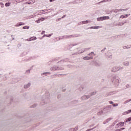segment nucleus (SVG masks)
I'll use <instances>...</instances> for the list:
<instances>
[{"instance_id":"f257e3e1","label":"nucleus","mask_w":131,"mask_h":131,"mask_svg":"<svg viewBox=\"0 0 131 131\" xmlns=\"http://www.w3.org/2000/svg\"><path fill=\"white\" fill-rule=\"evenodd\" d=\"M120 79L119 77L116 76H113V78H112V81L115 86H118V85H119V82H120Z\"/></svg>"},{"instance_id":"f03ea898","label":"nucleus","mask_w":131,"mask_h":131,"mask_svg":"<svg viewBox=\"0 0 131 131\" xmlns=\"http://www.w3.org/2000/svg\"><path fill=\"white\" fill-rule=\"evenodd\" d=\"M110 17L108 16H102L100 17L97 18V21H104V20H109Z\"/></svg>"},{"instance_id":"7ed1b4c3","label":"nucleus","mask_w":131,"mask_h":131,"mask_svg":"<svg viewBox=\"0 0 131 131\" xmlns=\"http://www.w3.org/2000/svg\"><path fill=\"white\" fill-rule=\"evenodd\" d=\"M64 68H60L59 67H53L51 68L50 70L51 71H56L57 70H63Z\"/></svg>"},{"instance_id":"20e7f679","label":"nucleus","mask_w":131,"mask_h":131,"mask_svg":"<svg viewBox=\"0 0 131 131\" xmlns=\"http://www.w3.org/2000/svg\"><path fill=\"white\" fill-rule=\"evenodd\" d=\"M77 35H64V39H68V38H71V37H78Z\"/></svg>"},{"instance_id":"39448f33","label":"nucleus","mask_w":131,"mask_h":131,"mask_svg":"<svg viewBox=\"0 0 131 131\" xmlns=\"http://www.w3.org/2000/svg\"><path fill=\"white\" fill-rule=\"evenodd\" d=\"M120 11H127V9H113L111 11V13L114 12V13H118Z\"/></svg>"},{"instance_id":"423d86ee","label":"nucleus","mask_w":131,"mask_h":131,"mask_svg":"<svg viewBox=\"0 0 131 131\" xmlns=\"http://www.w3.org/2000/svg\"><path fill=\"white\" fill-rule=\"evenodd\" d=\"M90 98H91V96L90 95H84L81 97V100H88Z\"/></svg>"},{"instance_id":"0eeeda50","label":"nucleus","mask_w":131,"mask_h":131,"mask_svg":"<svg viewBox=\"0 0 131 131\" xmlns=\"http://www.w3.org/2000/svg\"><path fill=\"white\" fill-rule=\"evenodd\" d=\"M94 59V57L93 56H85L83 58V60H84L85 61H86L88 60H93Z\"/></svg>"},{"instance_id":"6e6552de","label":"nucleus","mask_w":131,"mask_h":131,"mask_svg":"<svg viewBox=\"0 0 131 131\" xmlns=\"http://www.w3.org/2000/svg\"><path fill=\"white\" fill-rule=\"evenodd\" d=\"M88 50H90V48H85V49H82L81 50H79L78 51L79 54H82V53H84V52H85V51Z\"/></svg>"},{"instance_id":"1a4fd4ad","label":"nucleus","mask_w":131,"mask_h":131,"mask_svg":"<svg viewBox=\"0 0 131 131\" xmlns=\"http://www.w3.org/2000/svg\"><path fill=\"white\" fill-rule=\"evenodd\" d=\"M118 71V67H115L112 69V72H117Z\"/></svg>"},{"instance_id":"9d476101","label":"nucleus","mask_w":131,"mask_h":131,"mask_svg":"<svg viewBox=\"0 0 131 131\" xmlns=\"http://www.w3.org/2000/svg\"><path fill=\"white\" fill-rule=\"evenodd\" d=\"M130 15V14H124V15H122L120 16V18L122 19H124V18H127V17H128Z\"/></svg>"},{"instance_id":"9b49d317","label":"nucleus","mask_w":131,"mask_h":131,"mask_svg":"<svg viewBox=\"0 0 131 131\" xmlns=\"http://www.w3.org/2000/svg\"><path fill=\"white\" fill-rule=\"evenodd\" d=\"M48 74H51V73L45 72V73L41 74V76L45 77V76H47L48 75Z\"/></svg>"},{"instance_id":"f8f14e48","label":"nucleus","mask_w":131,"mask_h":131,"mask_svg":"<svg viewBox=\"0 0 131 131\" xmlns=\"http://www.w3.org/2000/svg\"><path fill=\"white\" fill-rule=\"evenodd\" d=\"M5 75V71L3 70H0V77H2V76H4Z\"/></svg>"},{"instance_id":"ddd939ff","label":"nucleus","mask_w":131,"mask_h":131,"mask_svg":"<svg viewBox=\"0 0 131 131\" xmlns=\"http://www.w3.org/2000/svg\"><path fill=\"white\" fill-rule=\"evenodd\" d=\"M36 39H37L36 37H32L30 38L29 40L27 39V40H28V41H31V40H36Z\"/></svg>"},{"instance_id":"4468645a","label":"nucleus","mask_w":131,"mask_h":131,"mask_svg":"<svg viewBox=\"0 0 131 131\" xmlns=\"http://www.w3.org/2000/svg\"><path fill=\"white\" fill-rule=\"evenodd\" d=\"M112 118H108V119H106V121H104L103 122V124H106L108 123V122H109V121L112 120Z\"/></svg>"},{"instance_id":"2eb2a0df","label":"nucleus","mask_w":131,"mask_h":131,"mask_svg":"<svg viewBox=\"0 0 131 131\" xmlns=\"http://www.w3.org/2000/svg\"><path fill=\"white\" fill-rule=\"evenodd\" d=\"M80 3V0H75L72 2L74 5H76V4H79Z\"/></svg>"},{"instance_id":"dca6fc26","label":"nucleus","mask_w":131,"mask_h":131,"mask_svg":"<svg viewBox=\"0 0 131 131\" xmlns=\"http://www.w3.org/2000/svg\"><path fill=\"white\" fill-rule=\"evenodd\" d=\"M99 28H101V27L100 26H94L90 27V29H99Z\"/></svg>"},{"instance_id":"f3484780","label":"nucleus","mask_w":131,"mask_h":131,"mask_svg":"<svg viewBox=\"0 0 131 131\" xmlns=\"http://www.w3.org/2000/svg\"><path fill=\"white\" fill-rule=\"evenodd\" d=\"M30 85H31V84L30 83H28V84L24 85V88L28 89V88H30Z\"/></svg>"},{"instance_id":"a211bd4d","label":"nucleus","mask_w":131,"mask_h":131,"mask_svg":"<svg viewBox=\"0 0 131 131\" xmlns=\"http://www.w3.org/2000/svg\"><path fill=\"white\" fill-rule=\"evenodd\" d=\"M123 65H124V66H129V62L125 61L123 63Z\"/></svg>"},{"instance_id":"6ab92c4d","label":"nucleus","mask_w":131,"mask_h":131,"mask_svg":"<svg viewBox=\"0 0 131 131\" xmlns=\"http://www.w3.org/2000/svg\"><path fill=\"white\" fill-rule=\"evenodd\" d=\"M126 23V21H125L124 23H118V26H122L123 25H124Z\"/></svg>"},{"instance_id":"aec40b11","label":"nucleus","mask_w":131,"mask_h":131,"mask_svg":"<svg viewBox=\"0 0 131 131\" xmlns=\"http://www.w3.org/2000/svg\"><path fill=\"white\" fill-rule=\"evenodd\" d=\"M106 58L108 60H111V59H112V54H111V55H107Z\"/></svg>"},{"instance_id":"412c9836","label":"nucleus","mask_w":131,"mask_h":131,"mask_svg":"<svg viewBox=\"0 0 131 131\" xmlns=\"http://www.w3.org/2000/svg\"><path fill=\"white\" fill-rule=\"evenodd\" d=\"M11 6V3H6L5 4V7H10Z\"/></svg>"},{"instance_id":"4be33fe9","label":"nucleus","mask_w":131,"mask_h":131,"mask_svg":"<svg viewBox=\"0 0 131 131\" xmlns=\"http://www.w3.org/2000/svg\"><path fill=\"white\" fill-rule=\"evenodd\" d=\"M77 55H79V51H78V52H75L72 54V56H76Z\"/></svg>"},{"instance_id":"5701e85b","label":"nucleus","mask_w":131,"mask_h":131,"mask_svg":"<svg viewBox=\"0 0 131 131\" xmlns=\"http://www.w3.org/2000/svg\"><path fill=\"white\" fill-rule=\"evenodd\" d=\"M129 102H131V99H129L128 100L125 101L124 102V104H127V103H129Z\"/></svg>"},{"instance_id":"b1692460","label":"nucleus","mask_w":131,"mask_h":131,"mask_svg":"<svg viewBox=\"0 0 131 131\" xmlns=\"http://www.w3.org/2000/svg\"><path fill=\"white\" fill-rule=\"evenodd\" d=\"M123 49L125 50L126 49H130V46H124Z\"/></svg>"},{"instance_id":"393cba45","label":"nucleus","mask_w":131,"mask_h":131,"mask_svg":"<svg viewBox=\"0 0 131 131\" xmlns=\"http://www.w3.org/2000/svg\"><path fill=\"white\" fill-rule=\"evenodd\" d=\"M102 114H103V111H100L97 113V115H102Z\"/></svg>"},{"instance_id":"a878e982","label":"nucleus","mask_w":131,"mask_h":131,"mask_svg":"<svg viewBox=\"0 0 131 131\" xmlns=\"http://www.w3.org/2000/svg\"><path fill=\"white\" fill-rule=\"evenodd\" d=\"M81 23L83 24H88V23H89V20L83 21L82 23H81Z\"/></svg>"},{"instance_id":"bb28decb","label":"nucleus","mask_w":131,"mask_h":131,"mask_svg":"<svg viewBox=\"0 0 131 131\" xmlns=\"http://www.w3.org/2000/svg\"><path fill=\"white\" fill-rule=\"evenodd\" d=\"M23 29H29V26H24L23 27Z\"/></svg>"},{"instance_id":"cd10ccee","label":"nucleus","mask_w":131,"mask_h":131,"mask_svg":"<svg viewBox=\"0 0 131 131\" xmlns=\"http://www.w3.org/2000/svg\"><path fill=\"white\" fill-rule=\"evenodd\" d=\"M120 126H123L124 125V122H121L119 123Z\"/></svg>"},{"instance_id":"c85d7f7f","label":"nucleus","mask_w":131,"mask_h":131,"mask_svg":"<svg viewBox=\"0 0 131 131\" xmlns=\"http://www.w3.org/2000/svg\"><path fill=\"white\" fill-rule=\"evenodd\" d=\"M122 69H123V67H118V71H119V70H121Z\"/></svg>"},{"instance_id":"c756f323","label":"nucleus","mask_w":131,"mask_h":131,"mask_svg":"<svg viewBox=\"0 0 131 131\" xmlns=\"http://www.w3.org/2000/svg\"><path fill=\"white\" fill-rule=\"evenodd\" d=\"M106 50H107V48L106 47L104 48L103 49L101 50V53H104Z\"/></svg>"},{"instance_id":"7c9ffc66","label":"nucleus","mask_w":131,"mask_h":131,"mask_svg":"<svg viewBox=\"0 0 131 131\" xmlns=\"http://www.w3.org/2000/svg\"><path fill=\"white\" fill-rule=\"evenodd\" d=\"M64 38H65V35L59 37V40H60V39H64Z\"/></svg>"},{"instance_id":"2f4dec72","label":"nucleus","mask_w":131,"mask_h":131,"mask_svg":"<svg viewBox=\"0 0 131 131\" xmlns=\"http://www.w3.org/2000/svg\"><path fill=\"white\" fill-rule=\"evenodd\" d=\"M111 0H103L99 3V4H101V3H104V2H110Z\"/></svg>"},{"instance_id":"473e14b6","label":"nucleus","mask_w":131,"mask_h":131,"mask_svg":"<svg viewBox=\"0 0 131 131\" xmlns=\"http://www.w3.org/2000/svg\"><path fill=\"white\" fill-rule=\"evenodd\" d=\"M131 121V117H129L127 118V119L126 120V122Z\"/></svg>"},{"instance_id":"72a5a7b5","label":"nucleus","mask_w":131,"mask_h":131,"mask_svg":"<svg viewBox=\"0 0 131 131\" xmlns=\"http://www.w3.org/2000/svg\"><path fill=\"white\" fill-rule=\"evenodd\" d=\"M131 113V110H129L126 112H125V113H126V114H128V113Z\"/></svg>"},{"instance_id":"f704fd0d","label":"nucleus","mask_w":131,"mask_h":131,"mask_svg":"<svg viewBox=\"0 0 131 131\" xmlns=\"http://www.w3.org/2000/svg\"><path fill=\"white\" fill-rule=\"evenodd\" d=\"M76 130H78V126L76 127L75 128H74L73 129V131H76Z\"/></svg>"},{"instance_id":"c9c22d12","label":"nucleus","mask_w":131,"mask_h":131,"mask_svg":"<svg viewBox=\"0 0 131 131\" xmlns=\"http://www.w3.org/2000/svg\"><path fill=\"white\" fill-rule=\"evenodd\" d=\"M51 9H48V10H47V9H45V10H42V11L43 12V13H46V14L48 13V12H46V11H49Z\"/></svg>"},{"instance_id":"e433bc0d","label":"nucleus","mask_w":131,"mask_h":131,"mask_svg":"<svg viewBox=\"0 0 131 131\" xmlns=\"http://www.w3.org/2000/svg\"><path fill=\"white\" fill-rule=\"evenodd\" d=\"M40 21H45V18H43V17H41L40 18H39Z\"/></svg>"},{"instance_id":"4c0bfd02","label":"nucleus","mask_w":131,"mask_h":131,"mask_svg":"<svg viewBox=\"0 0 131 131\" xmlns=\"http://www.w3.org/2000/svg\"><path fill=\"white\" fill-rule=\"evenodd\" d=\"M113 107H117V106H118V104L116 103H113Z\"/></svg>"},{"instance_id":"58836bf2","label":"nucleus","mask_w":131,"mask_h":131,"mask_svg":"<svg viewBox=\"0 0 131 131\" xmlns=\"http://www.w3.org/2000/svg\"><path fill=\"white\" fill-rule=\"evenodd\" d=\"M119 126H120V125L119 124H117L116 125V128H118V127H119Z\"/></svg>"},{"instance_id":"ea45409f","label":"nucleus","mask_w":131,"mask_h":131,"mask_svg":"<svg viewBox=\"0 0 131 131\" xmlns=\"http://www.w3.org/2000/svg\"><path fill=\"white\" fill-rule=\"evenodd\" d=\"M24 0H16V3H21L23 2Z\"/></svg>"},{"instance_id":"a19ab883","label":"nucleus","mask_w":131,"mask_h":131,"mask_svg":"<svg viewBox=\"0 0 131 131\" xmlns=\"http://www.w3.org/2000/svg\"><path fill=\"white\" fill-rule=\"evenodd\" d=\"M19 24L20 26H22V25H25V24H24V23L20 22Z\"/></svg>"},{"instance_id":"79ce46f5","label":"nucleus","mask_w":131,"mask_h":131,"mask_svg":"<svg viewBox=\"0 0 131 131\" xmlns=\"http://www.w3.org/2000/svg\"><path fill=\"white\" fill-rule=\"evenodd\" d=\"M123 129H124V128H120L119 129H116V131H121V130H123Z\"/></svg>"},{"instance_id":"37998d69","label":"nucleus","mask_w":131,"mask_h":131,"mask_svg":"<svg viewBox=\"0 0 131 131\" xmlns=\"http://www.w3.org/2000/svg\"><path fill=\"white\" fill-rule=\"evenodd\" d=\"M77 45H78V43H73L72 44L71 46V47H74L75 46H77Z\"/></svg>"},{"instance_id":"c03bdc74","label":"nucleus","mask_w":131,"mask_h":131,"mask_svg":"<svg viewBox=\"0 0 131 131\" xmlns=\"http://www.w3.org/2000/svg\"><path fill=\"white\" fill-rule=\"evenodd\" d=\"M96 92H93L91 94V96H94V95H96Z\"/></svg>"},{"instance_id":"a18cd8bd","label":"nucleus","mask_w":131,"mask_h":131,"mask_svg":"<svg viewBox=\"0 0 131 131\" xmlns=\"http://www.w3.org/2000/svg\"><path fill=\"white\" fill-rule=\"evenodd\" d=\"M35 22L36 23H40V20H39V18L38 20H36Z\"/></svg>"},{"instance_id":"49530a36","label":"nucleus","mask_w":131,"mask_h":131,"mask_svg":"<svg viewBox=\"0 0 131 131\" xmlns=\"http://www.w3.org/2000/svg\"><path fill=\"white\" fill-rule=\"evenodd\" d=\"M15 27H19L20 26V25L19 23H17L16 25H15Z\"/></svg>"},{"instance_id":"de8ad7c7","label":"nucleus","mask_w":131,"mask_h":131,"mask_svg":"<svg viewBox=\"0 0 131 131\" xmlns=\"http://www.w3.org/2000/svg\"><path fill=\"white\" fill-rule=\"evenodd\" d=\"M29 4L30 5V4H33V3H34V2H33V1L30 0V1H29Z\"/></svg>"},{"instance_id":"09e8293b","label":"nucleus","mask_w":131,"mask_h":131,"mask_svg":"<svg viewBox=\"0 0 131 131\" xmlns=\"http://www.w3.org/2000/svg\"><path fill=\"white\" fill-rule=\"evenodd\" d=\"M90 55H94V56H96V54H95V53H94V52H92L91 53H90Z\"/></svg>"},{"instance_id":"8fccbe9b","label":"nucleus","mask_w":131,"mask_h":131,"mask_svg":"<svg viewBox=\"0 0 131 131\" xmlns=\"http://www.w3.org/2000/svg\"><path fill=\"white\" fill-rule=\"evenodd\" d=\"M0 5H2L1 6L2 8H4L5 5H4V4H3V3H0Z\"/></svg>"},{"instance_id":"3c124183","label":"nucleus","mask_w":131,"mask_h":131,"mask_svg":"<svg viewBox=\"0 0 131 131\" xmlns=\"http://www.w3.org/2000/svg\"><path fill=\"white\" fill-rule=\"evenodd\" d=\"M114 94V92H112L110 93V96H111Z\"/></svg>"},{"instance_id":"603ef678","label":"nucleus","mask_w":131,"mask_h":131,"mask_svg":"<svg viewBox=\"0 0 131 131\" xmlns=\"http://www.w3.org/2000/svg\"><path fill=\"white\" fill-rule=\"evenodd\" d=\"M60 98H61V94H58L57 96V98L60 99Z\"/></svg>"},{"instance_id":"864d4df0","label":"nucleus","mask_w":131,"mask_h":131,"mask_svg":"<svg viewBox=\"0 0 131 131\" xmlns=\"http://www.w3.org/2000/svg\"><path fill=\"white\" fill-rule=\"evenodd\" d=\"M37 106V105L36 104H33L32 106V108H35V107H36Z\"/></svg>"},{"instance_id":"5fc2aeb1","label":"nucleus","mask_w":131,"mask_h":131,"mask_svg":"<svg viewBox=\"0 0 131 131\" xmlns=\"http://www.w3.org/2000/svg\"><path fill=\"white\" fill-rule=\"evenodd\" d=\"M26 5H30L29 2H27L25 3Z\"/></svg>"},{"instance_id":"6e6d98bb","label":"nucleus","mask_w":131,"mask_h":131,"mask_svg":"<svg viewBox=\"0 0 131 131\" xmlns=\"http://www.w3.org/2000/svg\"><path fill=\"white\" fill-rule=\"evenodd\" d=\"M52 35H53V33L49 34V35H48V37H51V36H52Z\"/></svg>"},{"instance_id":"4d7b16f0","label":"nucleus","mask_w":131,"mask_h":131,"mask_svg":"<svg viewBox=\"0 0 131 131\" xmlns=\"http://www.w3.org/2000/svg\"><path fill=\"white\" fill-rule=\"evenodd\" d=\"M26 73H30V70H27V71H26Z\"/></svg>"},{"instance_id":"13d9d810","label":"nucleus","mask_w":131,"mask_h":131,"mask_svg":"<svg viewBox=\"0 0 131 131\" xmlns=\"http://www.w3.org/2000/svg\"><path fill=\"white\" fill-rule=\"evenodd\" d=\"M110 104H113V101H109Z\"/></svg>"},{"instance_id":"bf43d9fd","label":"nucleus","mask_w":131,"mask_h":131,"mask_svg":"<svg viewBox=\"0 0 131 131\" xmlns=\"http://www.w3.org/2000/svg\"><path fill=\"white\" fill-rule=\"evenodd\" d=\"M46 31H42V32L41 33V34H43V33H45Z\"/></svg>"},{"instance_id":"052dcab7","label":"nucleus","mask_w":131,"mask_h":131,"mask_svg":"<svg viewBox=\"0 0 131 131\" xmlns=\"http://www.w3.org/2000/svg\"><path fill=\"white\" fill-rule=\"evenodd\" d=\"M66 17V15H64L62 17L61 19H63V18H65Z\"/></svg>"},{"instance_id":"680f3d73","label":"nucleus","mask_w":131,"mask_h":131,"mask_svg":"<svg viewBox=\"0 0 131 131\" xmlns=\"http://www.w3.org/2000/svg\"><path fill=\"white\" fill-rule=\"evenodd\" d=\"M61 62H66V59H63V60H61Z\"/></svg>"},{"instance_id":"e2e57ef3","label":"nucleus","mask_w":131,"mask_h":131,"mask_svg":"<svg viewBox=\"0 0 131 131\" xmlns=\"http://www.w3.org/2000/svg\"><path fill=\"white\" fill-rule=\"evenodd\" d=\"M88 56H89V57H92V55H91V53L88 54Z\"/></svg>"},{"instance_id":"0e129e2a","label":"nucleus","mask_w":131,"mask_h":131,"mask_svg":"<svg viewBox=\"0 0 131 131\" xmlns=\"http://www.w3.org/2000/svg\"><path fill=\"white\" fill-rule=\"evenodd\" d=\"M66 89H62V92H66Z\"/></svg>"},{"instance_id":"69168bd1","label":"nucleus","mask_w":131,"mask_h":131,"mask_svg":"<svg viewBox=\"0 0 131 131\" xmlns=\"http://www.w3.org/2000/svg\"><path fill=\"white\" fill-rule=\"evenodd\" d=\"M126 88H127V89H128V88H129V85H126Z\"/></svg>"},{"instance_id":"338daca9","label":"nucleus","mask_w":131,"mask_h":131,"mask_svg":"<svg viewBox=\"0 0 131 131\" xmlns=\"http://www.w3.org/2000/svg\"><path fill=\"white\" fill-rule=\"evenodd\" d=\"M50 3H52V2H55V0H50Z\"/></svg>"},{"instance_id":"774afa93","label":"nucleus","mask_w":131,"mask_h":131,"mask_svg":"<svg viewBox=\"0 0 131 131\" xmlns=\"http://www.w3.org/2000/svg\"><path fill=\"white\" fill-rule=\"evenodd\" d=\"M44 36H46V37H49V35H44Z\"/></svg>"}]
</instances>
